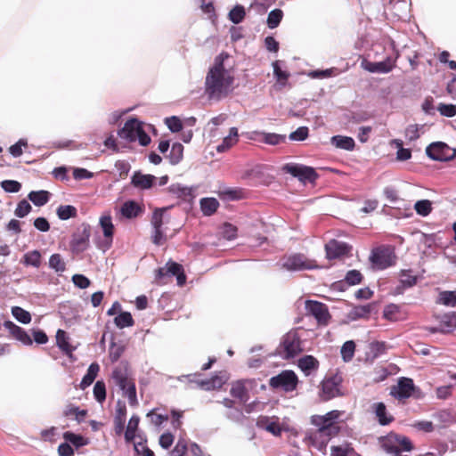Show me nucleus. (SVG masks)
Instances as JSON below:
<instances>
[{
    "instance_id": "obj_40",
    "label": "nucleus",
    "mask_w": 456,
    "mask_h": 456,
    "mask_svg": "<svg viewBox=\"0 0 456 456\" xmlns=\"http://www.w3.org/2000/svg\"><path fill=\"white\" fill-rule=\"evenodd\" d=\"M245 15L246 12L244 7L237 4L230 11L228 17L232 23L239 24L244 20Z\"/></svg>"
},
{
    "instance_id": "obj_53",
    "label": "nucleus",
    "mask_w": 456,
    "mask_h": 456,
    "mask_svg": "<svg viewBox=\"0 0 456 456\" xmlns=\"http://www.w3.org/2000/svg\"><path fill=\"white\" fill-rule=\"evenodd\" d=\"M31 208H32L30 204L26 200H22L18 203L14 214L16 216L22 218L28 215V213L31 211Z\"/></svg>"
},
{
    "instance_id": "obj_45",
    "label": "nucleus",
    "mask_w": 456,
    "mask_h": 456,
    "mask_svg": "<svg viewBox=\"0 0 456 456\" xmlns=\"http://www.w3.org/2000/svg\"><path fill=\"white\" fill-rule=\"evenodd\" d=\"M414 209L418 215L427 216L432 211V204L428 200H418L414 205Z\"/></svg>"
},
{
    "instance_id": "obj_3",
    "label": "nucleus",
    "mask_w": 456,
    "mask_h": 456,
    "mask_svg": "<svg viewBox=\"0 0 456 456\" xmlns=\"http://www.w3.org/2000/svg\"><path fill=\"white\" fill-rule=\"evenodd\" d=\"M120 138L129 142L139 141L140 144L146 146L151 142L150 136L144 132L142 123L136 118L127 120L123 128L118 131Z\"/></svg>"
},
{
    "instance_id": "obj_44",
    "label": "nucleus",
    "mask_w": 456,
    "mask_h": 456,
    "mask_svg": "<svg viewBox=\"0 0 456 456\" xmlns=\"http://www.w3.org/2000/svg\"><path fill=\"white\" fill-rule=\"evenodd\" d=\"M139 420V417L137 416H132L129 419L126 430L125 432V437L126 441L131 442L134 440L135 436V431L138 428Z\"/></svg>"
},
{
    "instance_id": "obj_35",
    "label": "nucleus",
    "mask_w": 456,
    "mask_h": 456,
    "mask_svg": "<svg viewBox=\"0 0 456 456\" xmlns=\"http://www.w3.org/2000/svg\"><path fill=\"white\" fill-rule=\"evenodd\" d=\"M183 156V146L179 143L175 142L172 145L171 151L168 155L169 161L172 165L178 164Z\"/></svg>"
},
{
    "instance_id": "obj_9",
    "label": "nucleus",
    "mask_w": 456,
    "mask_h": 456,
    "mask_svg": "<svg viewBox=\"0 0 456 456\" xmlns=\"http://www.w3.org/2000/svg\"><path fill=\"white\" fill-rule=\"evenodd\" d=\"M297 377L292 370H283L277 376L270 379V386L273 388H281L285 392H291L296 389Z\"/></svg>"
},
{
    "instance_id": "obj_28",
    "label": "nucleus",
    "mask_w": 456,
    "mask_h": 456,
    "mask_svg": "<svg viewBox=\"0 0 456 456\" xmlns=\"http://www.w3.org/2000/svg\"><path fill=\"white\" fill-rule=\"evenodd\" d=\"M331 143L337 148L352 151L354 148V141L352 137L334 135L331 137Z\"/></svg>"
},
{
    "instance_id": "obj_46",
    "label": "nucleus",
    "mask_w": 456,
    "mask_h": 456,
    "mask_svg": "<svg viewBox=\"0 0 456 456\" xmlns=\"http://www.w3.org/2000/svg\"><path fill=\"white\" fill-rule=\"evenodd\" d=\"M355 344L352 340H348L341 347L340 353L345 362H350L354 357Z\"/></svg>"
},
{
    "instance_id": "obj_51",
    "label": "nucleus",
    "mask_w": 456,
    "mask_h": 456,
    "mask_svg": "<svg viewBox=\"0 0 456 456\" xmlns=\"http://www.w3.org/2000/svg\"><path fill=\"white\" fill-rule=\"evenodd\" d=\"M262 141L270 145H277L285 141V135L274 134V133H263Z\"/></svg>"
},
{
    "instance_id": "obj_57",
    "label": "nucleus",
    "mask_w": 456,
    "mask_h": 456,
    "mask_svg": "<svg viewBox=\"0 0 456 456\" xmlns=\"http://www.w3.org/2000/svg\"><path fill=\"white\" fill-rule=\"evenodd\" d=\"M1 187L6 192H18L21 188V184L14 180H4L1 183Z\"/></svg>"
},
{
    "instance_id": "obj_7",
    "label": "nucleus",
    "mask_w": 456,
    "mask_h": 456,
    "mask_svg": "<svg viewBox=\"0 0 456 456\" xmlns=\"http://www.w3.org/2000/svg\"><path fill=\"white\" fill-rule=\"evenodd\" d=\"M281 265L283 269L289 272L310 270L316 267L314 261L298 253L284 256Z\"/></svg>"
},
{
    "instance_id": "obj_17",
    "label": "nucleus",
    "mask_w": 456,
    "mask_h": 456,
    "mask_svg": "<svg viewBox=\"0 0 456 456\" xmlns=\"http://www.w3.org/2000/svg\"><path fill=\"white\" fill-rule=\"evenodd\" d=\"M176 276L177 284L182 286L185 283V275L183 273V267L181 265L175 262H168L165 267L158 270V278H162L166 275Z\"/></svg>"
},
{
    "instance_id": "obj_58",
    "label": "nucleus",
    "mask_w": 456,
    "mask_h": 456,
    "mask_svg": "<svg viewBox=\"0 0 456 456\" xmlns=\"http://www.w3.org/2000/svg\"><path fill=\"white\" fill-rule=\"evenodd\" d=\"M412 427L419 431H423L426 433H431L435 429L434 424L428 420L415 421L412 424Z\"/></svg>"
},
{
    "instance_id": "obj_4",
    "label": "nucleus",
    "mask_w": 456,
    "mask_h": 456,
    "mask_svg": "<svg viewBox=\"0 0 456 456\" xmlns=\"http://www.w3.org/2000/svg\"><path fill=\"white\" fill-rule=\"evenodd\" d=\"M114 383L123 391L127 397L129 404L134 406L138 403L134 382L128 377L124 368H117L112 373Z\"/></svg>"
},
{
    "instance_id": "obj_33",
    "label": "nucleus",
    "mask_w": 456,
    "mask_h": 456,
    "mask_svg": "<svg viewBox=\"0 0 456 456\" xmlns=\"http://www.w3.org/2000/svg\"><path fill=\"white\" fill-rule=\"evenodd\" d=\"M298 366L303 371L309 373L317 368L318 361L312 355H305L299 359Z\"/></svg>"
},
{
    "instance_id": "obj_43",
    "label": "nucleus",
    "mask_w": 456,
    "mask_h": 456,
    "mask_svg": "<svg viewBox=\"0 0 456 456\" xmlns=\"http://www.w3.org/2000/svg\"><path fill=\"white\" fill-rule=\"evenodd\" d=\"M114 322L118 328L124 329L126 327L133 326L134 320L130 313L123 312L115 317Z\"/></svg>"
},
{
    "instance_id": "obj_24",
    "label": "nucleus",
    "mask_w": 456,
    "mask_h": 456,
    "mask_svg": "<svg viewBox=\"0 0 456 456\" xmlns=\"http://www.w3.org/2000/svg\"><path fill=\"white\" fill-rule=\"evenodd\" d=\"M400 286L396 288L395 293L401 294L404 289L411 288L417 283V276L410 270H403L400 273Z\"/></svg>"
},
{
    "instance_id": "obj_26",
    "label": "nucleus",
    "mask_w": 456,
    "mask_h": 456,
    "mask_svg": "<svg viewBox=\"0 0 456 456\" xmlns=\"http://www.w3.org/2000/svg\"><path fill=\"white\" fill-rule=\"evenodd\" d=\"M238 141V129L236 127H232L230 129L229 134L224 138L221 144L216 147V151L218 152H224L228 149H230L232 145H234Z\"/></svg>"
},
{
    "instance_id": "obj_16",
    "label": "nucleus",
    "mask_w": 456,
    "mask_h": 456,
    "mask_svg": "<svg viewBox=\"0 0 456 456\" xmlns=\"http://www.w3.org/2000/svg\"><path fill=\"white\" fill-rule=\"evenodd\" d=\"M395 65V60L391 57H387L383 61L371 62L368 61H362V68L371 73H388L391 71Z\"/></svg>"
},
{
    "instance_id": "obj_18",
    "label": "nucleus",
    "mask_w": 456,
    "mask_h": 456,
    "mask_svg": "<svg viewBox=\"0 0 456 456\" xmlns=\"http://www.w3.org/2000/svg\"><path fill=\"white\" fill-rule=\"evenodd\" d=\"M339 379L335 377L325 379L322 382L321 396L324 401L330 400L341 395L339 387Z\"/></svg>"
},
{
    "instance_id": "obj_15",
    "label": "nucleus",
    "mask_w": 456,
    "mask_h": 456,
    "mask_svg": "<svg viewBox=\"0 0 456 456\" xmlns=\"http://www.w3.org/2000/svg\"><path fill=\"white\" fill-rule=\"evenodd\" d=\"M456 329V312H451L440 317L439 324L428 328L431 333L440 332L443 334L452 333Z\"/></svg>"
},
{
    "instance_id": "obj_31",
    "label": "nucleus",
    "mask_w": 456,
    "mask_h": 456,
    "mask_svg": "<svg viewBox=\"0 0 456 456\" xmlns=\"http://www.w3.org/2000/svg\"><path fill=\"white\" fill-rule=\"evenodd\" d=\"M218 206V201L214 198H205L200 200L201 210L206 216H210L215 213Z\"/></svg>"
},
{
    "instance_id": "obj_63",
    "label": "nucleus",
    "mask_w": 456,
    "mask_h": 456,
    "mask_svg": "<svg viewBox=\"0 0 456 456\" xmlns=\"http://www.w3.org/2000/svg\"><path fill=\"white\" fill-rule=\"evenodd\" d=\"M165 123L167 124V127L174 133L180 131L183 127L181 120L175 116L167 118Z\"/></svg>"
},
{
    "instance_id": "obj_48",
    "label": "nucleus",
    "mask_w": 456,
    "mask_h": 456,
    "mask_svg": "<svg viewBox=\"0 0 456 456\" xmlns=\"http://www.w3.org/2000/svg\"><path fill=\"white\" fill-rule=\"evenodd\" d=\"M24 263L28 265L39 267L41 264V254L38 250H32L24 255Z\"/></svg>"
},
{
    "instance_id": "obj_37",
    "label": "nucleus",
    "mask_w": 456,
    "mask_h": 456,
    "mask_svg": "<svg viewBox=\"0 0 456 456\" xmlns=\"http://www.w3.org/2000/svg\"><path fill=\"white\" fill-rule=\"evenodd\" d=\"M120 212L126 218H133L138 216L140 208L135 202L127 201L123 204Z\"/></svg>"
},
{
    "instance_id": "obj_29",
    "label": "nucleus",
    "mask_w": 456,
    "mask_h": 456,
    "mask_svg": "<svg viewBox=\"0 0 456 456\" xmlns=\"http://www.w3.org/2000/svg\"><path fill=\"white\" fill-rule=\"evenodd\" d=\"M168 218L166 216L165 208H158L153 212L151 217L152 229H164V224H167Z\"/></svg>"
},
{
    "instance_id": "obj_8",
    "label": "nucleus",
    "mask_w": 456,
    "mask_h": 456,
    "mask_svg": "<svg viewBox=\"0 0 456 456\" xmlns=\"http://www.w3.org/2000/svg\"><path fill=\"white\" fill-rule=\"evenodd\" d=\"M281 169L285 173L298 178V180L303 183H314L318 177V175L313 167L300 164L287 163Z\"/></svg>"
},
{
    "instance_id": "obj_19",
    "label": "nucleus",
    "mask_w": 456,
    "mask_h": 456,
    "mask_svg": "<svg viewBox=\"0 0 456 456\" xmlns=\"http://www.w3.org/2000/svg\"><path fill=\"white\" fill-rule=\"evenodd\" d=\"M325 249L327 257L334 259L347 255L351 248L345 242L331 240L325 245Z\"/></svg>"
},
{
    "instance_id": "obj_61",
    "label": "nucleus",
    "mask_w": 456,
    "mask_h": 456,
    "mask_svg": "<svg viewBox=\"0 0 456 456\" xmlns=\"http://www.w3.org/2000/svg\"><path fill=\"white\" fill-rule=\"evenodd\" d=\"M222 235L229 240H233L237 235V228L231 224H225L222 228Z\"/></svg>"
},
{
    "instance_id": "obj_38",
    "label": "nucleus",
    "mask_w": 456,
    "mask_h": 456,
    "mask_svg": "<svg viewBox=\"0 0 456 456\" xmlns=\"http://www.w3.org/2000/svg\"><path fill=\"white\" fill-rule=\"evenodd\" d=\"M49 266L59 273H61L66 270V264L60 254H53L50 256Z\"/></svg>"
},
{
    "instance_id": "obj_5",
    "label": "nucleus",
    "mask_w": 456,
    "mask_h": 456,
    "mask_svg": "<svg viewBox=\"0 0 456 456\" xmlns=\"http://www.w3.org/2000/svg\"><path fill=\"white\" fill-rule=\"evenodd\" d=\"M382 449L394 455L398 451L411 452L413 449L411 441L405 436L390 433L380 440Z\"/></svg>"
},
{
    "instance_id": "obj_21",
    "label": "nucleus",
    "mask_w": 456,
    "mask_h": 456,
    "mask_svg": "<svg viewBox=\"0 0 456 456\" xmlns=\"http://www.w3.org/2000/svg\"><path fill=\"white\" fill-rule=\"evenodd\" d=\"M4 327L10 332V334L22 344L30 346L32 345V339L29 335L20 327L16 325L11 321H6L4 323Z\"/></svg>"
},
{
    "instance_id": "obj_12",
    "label": "nucleus",
    "mask_w": 456,
    "mask_h": 456,
    "mask_svg": "<svg viewBox=\"0 0 456 456\" xmlns=\"http://www.w3.org/2000/svg\"><path fill=\"white\" fill-rule=\"evenodd\" d=\"M197 375H187L181 376L178 378L180 381H183L187 379L190 383H195L199 387L205 390H212L216 388H220L222 385L225 382V378L224 376L216 375L212 377L210 379L199 380L196 379Z\"/></svg>"
},
{
    "instance_id": "obj_25",
    "label": "nucleus",
    "mask_w": 456,
    "mask_h": 456,
    "mask_svg": "<svg viewBox=\"0 0 456 456\" xmlns=\"http://www.w3.org/2000/svg\"><path fill=\"white\" fill-rule=\"evenodd\" d=\"M372 409L380 425L385 426L393 421V417L387 414L386 405L383 403H374Z\"/></svg>"
},
{
    "instance_id": "obj_62",
    "label": "nucleus",
    "mask_w": 456,
    "mask_h": 456,
    "mask_svg": "<svg viewBox=\"0 0 456 456\" xmlns=\"http://www.w3.org/2000/svg\"><path fill=\"white\" fill-rule=\"evenodd\" d=\"M187 452V444L183 439L178 440L175 448L171 451L170 456H184Z\"/></svg>"
},
{
    "instance_id": "obj_36",
    "label": "nucleus",
    "mask_w": 456,
    "mask_h": 456,
    "mask_svg": "<svg viewBox=\"0 0 456 456\" xmlns=\"http://www.w3.org/2000/svg\"><path fill=\"white\" fill-rule=\"evenodd\" d=\"M331 456H361L350 444L332 446Z\"/></svg>"
},
{
    "instance_id": "obj_50",
    "label": "nucleus",
    "mask_w": 456,
    "mask_h": 456,
    "mask_svg": "<svg viewBox=\"0 0 456 456\" xmlns=\"http://www.w3.org/2000/svg\"><path fill=\"white\" fill-rule=\"evenodd\" d=\"M63 438L67 443H70L76 447H80L87 444L86 440L82 436L76 435L71 432H65Z\"/></svg>"
},
{
    "instance_id": "obj_20",
    "label": "nucleus",
    "mask_w": 456,
    "mask_h": 456,
    "mask_svg": "<svg viewBox=\"0 0 456 456\" xmlns=\"http://www.w3.org/2000/svg\"><path fill=\"white\" fill-rule=\"evenodd\" d=\"M90 238V230L88 226H83L81 232L76 233L71 242L72 250L76 253L83 252L86 249Z\"/></svg>"
},
{
    "instance_id": "obj_32",
    "label": "nucleus",
    "mask_w": 456,
    "mask_h": 456,
    "mask_svg": "<svg viewBox=\"0 0 456 456\" xmlns=\"http://www.w3.org/2000/svg\"><path fill=\"white\" fill-rule=\"evenodd\" d=\"M28 197L36 206L41 207L48 202L49 192L47 191H31Z\"/></svg>"
},
{
    "instance_id": "obj_34",
    "label": "nucleus",
    "mask_w": 456,
    "mask_h": 456,
    "mask_svg": "<svg viewBox=\"0 0 456 456\" xmlns=\"http://www.w3.org/2000/svg\"><path fill=\"white\" fill-rule=\"evenodd\" d=\"M56 343L60 349H61L66 354H69L73 350L69 343V338L66 332L62 330H58L56 333Z\"/></svg>"
},
{
    "instance_id": "obj_56",
    "label": "nucleus",
    "mask_w": 456,
    "mask_h": 456,
    "mask_svg": "<svg viewBox=\"0 0 456 456\" xmlns=\"http://www.w3.org/2000/svg\"><path fill=\"white\" fill-rule=\"evenodd\" d=\"M167 240V236L165 234V229H152L151 232V241L155 245H163Z\"/></svg>"
},
{
    "instance_id": "obj_23",
    "label": "nucleus",
    "mask_w": 456,
    "mask_h": 456,
    "mask_svg": "<svg viewBox=\"0 0 456 456\" xmlns=\"http://www.w3.org/2000/svg\"><path fill=\"white\" fill-rule=\"evenodd\" d=\"M157 178L152 175H143L140 172H135L132 176V184L139 189H150L154 184Z\"/></svg>"
},
{
    "instance_id": "obj_10",
    "label": "nucleus",
    "mask_w": 456,
    "mask_h": 456,
    "mask_svg": "<svg viewBox=\"0 0 456 456\" xmlns=\"http://www.w3.org/2000/svg\"><path fill=\"white\" fill-rule=\"evenodd\" d=\"M370 259L375 268L383 270L394 264L395 256L391 249L381 248L372 251Z\"/></svg>"
},
{
    "instance_id": "obj_47",
    "label": "nucleus",
    "mask_w": 456,
    "mask_h": 456,
    "mask_svg": "<svg viewBox=\"0 0 456 456\" xmlns=\"http://www.w3.org/2000/svg\"><path fill=\"white\" fill-rule=\"evenodd\" d=\"M77 215V209L75 207L70 205L60 206L57 208V216L61 220H67L74 217Z\"/></svg>"
},
{
    "instance_id": "obj_42",
    "label": "nucleus",
    "mask_w": 456,
    "mask_h": 456,
    "mask_svg": "<svg viewBox=\"0 0 456 456\" xmlns=\"http://www.w3.org/2000/svg\"><path fill=\"white\" fill-rule=\"evenodd\" d=\"M12 314L20 322L28 324L31 322L30 314L20 306L12 307Z\"/></svg>"
},
{
    "instance_id": "obj_54",
    "label": "nucleus",
    "mask_w": 456,
    "mask_h": 456,
    "mask_svg": "<svg viewBox=\"0 0 456 456\" xmlns=\"http://www.w3.org/2000/svg\"><path fill=\"white\" fill-rule=\"evenodd\" d=\"M273 74H274L276 79L280 83L284 84L287 81V79L289 78V74L286 71H283L281 69L279 61H276L273 63Z\"/></svg>"
},
{
    "instance_id": "obj_41",
    "label": "nucleus",
    "mask_w": 456,
    "mask_h": 456,
    "mask_svg": "<svg viewBox=\"0 0 456 456\" xmlns=\"http://www.w3.org/2000/svg\"><path fill=\"white\" fill-rule=\"evenodd\" d=\"M283 17V12L281 9H274L271 11L267 17V26L273 29L279 26Z\"/></svg>"
},
{
    "instance_id": "obj_60",
    "label": "nucleus",
    "mask_w": 456,
    "mask_h": 456,
    "mask_svg": "<svg viewBox=\"0 0 456 456\" xmlns=\"http://www.w3.org/2000/svg\"><path fill=\"white\" fill-rule=\"evenodd\" d=\"M308 136V128L306 126H300L296 131L289 134V139L292 141H304Z\"/></svg>"
},
{
    "instance_id": "obj_14",
    "label": "nucleus",
    "mask_w": 456,
    "mask_h": 456,
    "mask_svg": "<svg viewBox=\"0 0 456 456\" xmlns=\"http://www.w3.org/2000/svg\"><path fill=\"white\" fill-rule=\"evenodd\" d=\"M414 388L415 387L411 379L401 378L397 385L392 387L390 395L399 400L406 399L411 396Z\"/></svg>"
},
{
    "instance_id": "obj_52",
    "label": "nucleus",
    "mask_w": 456,
    "mask_h": 456,
    "mask_svg": "<svg viewBox=\"0 0 456 456\" xmlns=\"http://www.w3.org/2000/svg\"><path fill=\"white\" fill-rule=\"evenodd\" d=\"M94 395L97 402L102 403L106 398L105 384L102 381H97L94 387Z\"/></svg>"
},
{
    "instance_id": "obj_49",
    "label": "nucleus",
    "mask_w": 456,
    "mask_h": 456,
    "mask_svg": "<svg viewBox=\"0 0 456 456\" xmlns=\"http://www.w3.org/2000/svg\"><path fill=\"white\" fill-rule=\"evenodd\" d=\"M100 225L106 238H111L113 234V224L110 216H102L100 218Z\"/></svg>"
},
{
    "instance_id": "obj_11",
    "label": "nucleus",
    "mask_w": 456,
    "mask_h": 456,
    "mask_svg": "<svg viewBox=\"0 0 456 456\" xmlns=\"http://www.w3.org/2000/svg\"><path fill=\"white\" fill-rule=\"evenodd\" d=\"M305 310L307 314L314 316L319 324L326 325L330 319V314L326 305L308 300L305 302Z\"/></svg>"
},
{
    "instance_id": "obj_55",
    "label": "nucleus",
    "mask_w": 456,
    "mask_h": 456,
    "mask_svg": "<svg viewBox=\"0 0 456 456\" xmlns=\"http://www.w3.org/2000/svg\"><path fill=\"white\" fill-rule=\"evenodd\" d=\"M437 110L440 112L441 115L448 118L454 117L456 115V104H445V103H439L437 106Z\"/></svg>"
},
{
    "instance_id": "obj_64",
    "label": "nucleus",
    "mask_w": 456,
    "mask_h": 456,
    "mask_svg": "<svg viewBox=\"0 0 456 456\" xmlns=\"http://www.w3.org/2000/svg\"><path fill=\"white\" fill-rule=\"evenodd\" d=\"M72 281L75 284V286L80 288V289H86L90 286L91 281L88 278H86L83 274H75L72 277Z\"/></svg>"
},
{
    "instance_id": "obj_39",
    "label": "nucleus",
    "mask_w": 456,
    "mask_h": 456,
    "mask_svg": "<svg viewBox=\"0 0 456 456\" xmlns=\"http://www.w3.org/2000/svg\"><path fill=\"white\" fill-rule=\"evenodd\" d=\"M231 395L233 397L240 399L241 402H246L248 400L247 390L241 381H237L232 385L231 388Z\"/></svg>"
},
{
    "instance_id": "obj_2",
    "label": "nucleus",
    "mask_w": 456,
    "mask_h": 456,
    "mask_svg": "<svg viewBox=\"0 0 456 456\" xmlns=\"http://www.w3.org/2000/svg\"><path fill=\"white\" fill-rule=\"evenodd\" d=\"M311 423L317 428L308 432V438L312 444L317 446H325L329 440L338 434L339 427L330 422L324 415H314Z\"/></svg>"
},
{
    "instance_id": "obj_1",
    "label": "nucleus",
    "mask_w": 456,
    "mask_h": 456,
    "mask_svg": "<svg viewBox=\"0 0 456 456\" xmlns=\"http://www.w3.org/2000/svg\"><path fill=\"white\" fill-rule=\"evenodd\" d=\"M232 82L233 77L224 67V55L220 54L206 77V91L210 98L219 99L231 91Z\"/></svg>"
},
{
    "instance_id": "obj_30",
    "label": "nucleus",
    "mask_w": 456,
    "mask_h": 456,
    "mask_svg": "<svg viewBox=\"0 0 456 456\" xmlns=\"http://www.w3.org/2000/svg\"><path fill=\"white\" fill-rule=\"evenodd\" d=\"M436 303L446 306H454L456 305V290L442 291L439 293Z\"/></svg>"
},
{
    "instance_id": "obj_6",
    "label": "nucleus",
    "mask_w": 456,
    "mask_h": 456,
    "mask_svg": "<svg viewBox=\"0 0 456 456\" xmlns=\"http://www.w3.org/2000/svg\"><path fill=\"white\" fill-rule=\"evenodd\" d=\"M302 351L300 338L295 330H290L282 338L279 347V354L282 358L289 359L295 357Z\"/></svg>"
},
{
    "instance_id": "obj_22",
    "label": "nucleus",
    "mask_w": 456,
    "mask_h": 456,
    "mask_svg": "<svg viewBox=\"0 0 456 456\" xmlns=\"http://www.w3.org/2000/svg\"><path fill=\"white\" fill-rule=\"evenodd\" d=\"M256 426L276 436H281L282 431L277 420H275L273 418H269L265 416H261L257 419Z\"/></svg>"
},
{
    "instance_id": "obj_13",
    "label": "nucleus",
    "mask_w": 456,
    "mask_h": 456,
    "mask_svg": "<svg viewBox=\"0 0 456 456\" xmlns=\"http://www.w3.org/2000/svg\"><path fill=\"white\" fill-rule=\"evenodd\" d=\"M427 155L433 160L446 161L452 158L450 147L442 142L429 144L426 149Z\"/></svg>"
},
{
    "instance_id": "obj_59",
    "label": "nucleus",
    "mask_w": 456,
    "mask_h": 456,
    "mask_svg": "<svg viewBox=\"0 0 456 456\" xmlns=\"http://www.w3.org/2000/svg\"><path fill=\"white\" fill-rule=\"evenodd\" d=\"M362 278V276L359 271L351 270L346 273L345 281L348 285H356L361 282Z\"/></svg>"
},
{
    "instance_id": "obj_27",
    "label": "nucleus",
    "mask_w": 456,
    "mask_h": 456,
    "mask_svg": "<svg viewBox=\"0 0 456 456\" xmlns=\"http://www.w3.org/2000/svg\"><path fill=\"white\" fill-rule=\"evenodd\" d=\"M99 370H100V366L97 362L91 363L87 370L86 374L82 379V381L80 383V388L85 389L87 387H89L95 379Z\"/></svg>"
}]
</instances>
